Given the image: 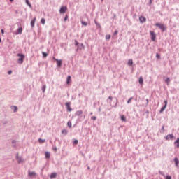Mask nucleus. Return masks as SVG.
Listing matches in <instances>:
<instances>
[{"label":"nucleus","instance_id":"nucleus-1","mask_svg":"<svg viewBox=\"0 0 179 179\" xmlns=\"http://www.w3.org/2000/svg\"><path fill=\"white\" fill-rule=\"evenodd\" d=\"M156 26H157V27H159V29L162 30V31H166V27L164 26V24H160V23H157Z\"/></svg>","mask_w":179,"mask_h":179},{"label":"nucleus","instance_id":"nucleus-2","mask_svg":"<svg viewBox=\"0 0 179 179\" xmlns=\"http://www.w3.org/2000/svg\"><path fill=\"white\" fill-rule=\"evenodd\" d=\"M66 10H68V7L64 6L61 7L59 12L62 15H64V13H65V12H66Z\"/></svg>","mask_w":179,"mask_h":179},{"label":"nucleus","instance_id":"nucleus-3","mask_svg":"<svg viewBox=\"0 0 179 179\" xmlns=\"http://www.w3.org/2000/svg\"><path fill=\"white\" fill-rule=\"evenodd\" d=\"M53 59L57 62V66H58L59 68H61V66H62V60H59V59H56L55 57H53Z\"/></svg>","mask_w":179,"mask_h":179},{"label":"nucleus","instance_id":"nucleus-4","mask_svg":"<svg viewBox=\"0 0 179 179\" xmlns=\"http://www.w3.org/2000/svg\"><path fill=\"white\" fill-rule=\"evenodd\" d=\"M65 106L67 108V110L71 113V111H72V108H71V102H67L65 103Z\"/></svg>","mask_w":179,"mask_h":179},{"label":"nucleus","instance_id":"nucleus-5","mask_svg":"<svg viewBox=\"0 0 179 179\" xmlns=\"http://www.w3.org/2000/svg\"><path fill=\"white\" fill-rule=\"evenodd\" d=\"M150 35H151V40H152V41H156V34H155V32L153 31H150Z\"/></svg>","mask_w":179,"mask_h":179},{"label":"nucleus","instance_id":"nucleus-6","mask_svg":"<svg viewBox=\"0 0 179 179\" xmlns=\"http://www.w3.org/2000/svg\"><path fill=\"white\" fill-rule=\"evenodd\" d=\"M166 141H170V139H171V140H173V139H174V135H173V134H169V135H167V136H166Z\"/></svg>","mask_w":179,"mask_h":179},{"label":"nucleus","instance_id":"nucleus-7","mask_svg":"<svg viewBox=\"0 0 179 179\" xmlns=\"http://www.w3.org/2000/svg\"><path fill=\"white\" fill-rule=\"evenodd\" d=\"M174 162H175L176 167H178L179 169V159L177 157H175Z\"/></svg>","mask_w":179,"mask_h":179},{"label":"nucleus","instance_id":"nucleus-8","mask_svg":"<svg viewBox=\"0 0 179 179\" xmlns=\"http://www.w3.org/2000/svg\"><path fill=\"white\" fill-rule=\"evenodd\" d=\"M37 176V173L34 171H29V177H36Z\"/></svg>","mask_w":179,"mask_h":179},{"label":"nucleus","instance_id":"nucleus-9","mask_svg":"<svg viewBox=\"0 0 179 179\" xmlns=\"http://www.w3.org/2000/svg\"><path fill=\"white\" fill-rule=\"evenodd\" d=\"M139 20H140V22L145 23V22H146V17H145L143 16H141L139 17Z\"/></svg>","mask_w":179,"mask_h":179},{"label":"nucleus","instance_id":"nucleus-10","mask_svg":"<svg viewBox=\"0 0 179 179\" xmlns=\"http://www.w3.org/2000/svg\"><path fill=\"white\" fill-rule=\"evenodd\" d=\"M174 145L176 148H178V149H179V138H178L176 141L174 142Z\"/></svg>","mask_w":179,"mask_h":179},{"label":"nucleus","instance_id":"nucleus-11","mask_svg":"<svg viewBox=\"0 0 179 179\" xmlns=\"http://www.w3.org/2000/svg\"><path fill=\"white\" fill-rule=\"evenodd\" d=\"M18 56L20 57V58L18 59V62L20 64H22V62H23V55L18 54Z\"/></svg>","mask_w":179,"mask_h":179},{"label":"nucleus","instance_id":"nucleus-12","mask_svg":"<svg viewBox=\"0 0 179 179\" xmlns=\"http://www.w3.org/2000/svg\"><path fill=\"white\" fill-rule=\"evenodd\" d=\"M36 18L34 17V18L31 21V27H34V24H36Z\"/></svg>","mask_w":179,"mask_h":179},{"label":"nucleus","instance_id":"nucleus-13","mask_svg":"<svg viewBox=\"0 0 179 179\" xmlns=\"http://www.w3.org/2000/svg\"><path fill=\"white\" fill-rule=\"evenodd\" d=\"M15 34H22V27L18 28L17 31L15 32Z\"/></svg>","mask_w":179,"mask_h":179},{"label":"nucleus","instance_id":"nucleus-14","mask_svg":"<svg viewBox=\"0 0 179 179\" xmlns=\"http://www.w3.org/2000/svg\"><path fill=\"white\" fill-rule=\"evenodd\" d=\"M133 64H134V61L132 60V59H130L128 60L127 65L131 66V65H132Z\"/></svg>","mask_w":179,"mask_h":179},{"label":"nucleus","instance_id":"nucleus-15","mask_svg":"<svg viewBox=\"0 0 179 179\" xmlns=\"http://www.w3.org/2000/svg\"><path fill=\"white\" fill-rule=\"evenodd\" d=\"M82 114H83V111L82 110H78L76 113V115H78V117L80 115H82Z\"/></svg>","mask_w":179,"mask_h":179},{"label":"nucleus","instance_id":"nucleus-16","mask_svg":"<svg viewBox=\"0 0 179 179\" xmlns=\"http://www.w3.org/2000/svg\"><path fill=\"white\" fill-rule=\"evenodd\" d=\"M138 82L141 86L143 85V78L142 77L139 78Z\"/></svg>","mask_w":179,"mask_h":179},{"label":"nucleus","instance_id":"nucleus-17","mask_svg":"<svg viewBox=\"0 0 179 179\" xmlns=\"http://www.w3.org/2000/svg\"><path fill=\"white\" fill-rule=\"evenodd\" d=\"M50 178H57V173H53L50 176Z\"/></svg>","mask_w":179,"mask_h":179},{"label":"nucleus","instance_id":"nucleus-18","mask_svg":"<svg viewBox=\"0 0 179 179\" xmlns=\"http://www.w3.org/2000/svg\"><path fill=\"white\" fill-rule=\"evenodd\" d=\"M11 109L13 110L14 113H16V111H17V107L15 106H12Z\"/></svg>","mask_w":179,"mask_h":179},{"label":"nucleus","instance_id":"nucleus-19","mask_svg":"<svg viewBox=\"0 0 179 179\" xmlns=\"http://www.w3.org/2000/svg\"><path fill=\"white\" fill-rule=\"evenodd\" d=\"M50 156H51V155L50 154V152H45L46 159H50Z\"/></svg>","mask_w":179,"mask_h":179},{"label":"nucleus","instance_id":"nucleus-20","mask_svg":"<svg viewBox=\"0 0 179 179\" xmlns=\"http://www.w3.org/2000/svg\"><path fill=\"white\" fill-rule=\"evenodd\" d=\"M67 85H69L71 83V76H69L67 77V81H66Z\"/></svg>","mask_w":179,"mask_h":179},{"label":"nucleus","instance_id":"nucleus-21","mask_svg":"<svg viewBox=\"0 0 179 179\" xmlns=\"http://www.w3.org/2000/svg\"><path fill=\"white\" fill-rule=\"evenodd\" d=\"M166 106H164L159 110V113L162 114V113H163V111H164V110H166Z\"/></svg>","mask_w":179,"mask_h":179},{"label":"nucleus","instance_id":"nucleus-22","mask_svg":"<svg viewBox=\"0 0 179 179\" xmlns=\"http://www.w3.org/2000/svg\"><path fill=\"white\" fill-rule=\"evenodd\" d=\"M121 120L122 121H124V122H127V117H125V115H122L121 116Z\"/></svg>","mask_w":179,"mask_h":179},{"label":"nucleus","instance_id":"nucleus-23","mask_svg":"<svg viewBox=\"0 0 179 179\" xmlns=\"http://www.w3.org/2000/svg\"><path fill=\"white\" fill-rule=\"evenodd\" d=\"M67 125H68L69 128H72V122L69 121L67 122Z\"/></svg>","mask_w":179,"mask_h":179},{"label":"nucleus","instance_id":"nucleus-24","mask_svg":"<svg viewBox=\"0 0 179 179\" xmlns=\"http://www.w3.org/2000/svg\"><path fill=\"white\" fill-rule=\"evenodd\" d=\"M165 82L167 85H170V78H167L165 79Z\"/></svg>","mask_w":179,"mask_h":179},{"label":"nucleus","instance_id":"nucleus-25","mask_svg":"<svg viewBox=\"0 0 179 179\" xmlns=\"http://www.w3.org/2000/svg\"><path fill=\"white\" fill-rule=\"evenodd\" d=\"M62 134H64V135H66V134H68V130L66 129H63L62 131Z\"/></svg>","mask_w":179,"mask_h":179},{"label":"nucleus","instance_id":"nucleus-26","mask_svg":"<svg viewBox=\"0 0 179 179\" xmlns=\"http://www.w3.org/2000/svg\"><path fill=\"white\" fill-rule=\"evenodd\" d=\"M38 142H39V143H44V142H45V139L39 138L38 139Z\"/></svg>","mask_w":179,"mask_h":179},{"label":"nucleus","instance_id":"nucleus-27","mask_svg":"<svg viewBox=\"0 0 179 179\" xmlns=\"http://www.w3.org/2000/svg\"><path fill=\"white\" fill-rule=\"evenodd\" d=\"M41 23L42 24H45V19L42 18V19L41 20Z\"/></svg>","mask_w":179,"mask_h":179},{"label":"nucleus","instance_id":"nucleus-28","mask_svg":"<svg viewBox=\"0 0 179 179\" xmlns=\"http://www.w3.org/2000/svg\"><path fill=\"white\" fill-rule=\"evenodd\" d=\"M26 3L29 6V8H31V4H30V2H29V0H26Z\"/></svg>","mask_w":179,"mask_h":179},{"label":"nucleus","instance_id":"nucleus-29","mask_svg":"<svg viewBox=\"0 0 179 179\" xmlns=\"http://www.w3.org/2000/svg\"><path fill=\"white\" fill-rule=\"evenodd\" d=\"M110 38H111V35H106V40H110Z\"/></svg>","mask_w":179,"mask_h":179},{"label":"nucleus","instance_id":"nucleus-30","mask_svg":"<svg viewBox=\"0 0 179 179\" xmlns=\"http://www.w3.org/2000/svg\"><path fill=\"white\" fill-rule=\"evenodd\" d=\"M42 54H43V56L44 58H45L46 57L48 56V54H47V53H45L44 52H43Z\"/></svg>","mask_w":179,"mask_h":179},{"label":"nucleus","instance_id":"nucleus-31","mask_svg":"<svg viewBox=\"0 0 179 179\" xmlns=\"http://www.w3.org/2000/svg\"><path fill=\"white\" fill-rule=\"evenodd\" d=\"M17 160L18 163H22V161H20V159L19 158L18 155H17Z\"/></svg>","mask_w":179,"mask_h":179},{"label":"nucleus","instance_id":"nucleus-32","mask_svg":"<svg viewBox=\"0 0 179 179\" xmlns=\"http://www.w3.org/2000/svg\"><path fill=\"white\" fill-rule=\"evenodd\" d=\"M81 23H82V24H83V26H87V22H86L82 21Z\"/></svg>","mask_w":179,"mask_h":179},{"label":"nucleus","instance_id":"nucleus-33","mask_svg":"<svg viewBox=\"0 0 179 179\" xmlns=\"http://www.w3.org/2000/svg\"><path fill=\"white\" fill-rule=\"evenodd\" d=\"M45 88H46V86L43 85V87H42V90H43V93H44V92H45Z\"/></svg>","mask_w":179,"mask_h":179},{"label":"nucleus","instance_id":"nucleus-34","mask_svg":"<svg viewBox=\"0 0 179 179\" xmlns=\"http://www.w3.org/2000/svg\"><path fill=\"white\" fill-rule=\"evenodd\" d=\"M78 142V140H74L73 145H77Z\"/></svg>","mask_w":179,"mask_h":179},{"label":"nucleus","instance_id":"nucleus-35","mask_svg":"<svg viewBox=\"0 0 179 179\" xmlns=\"http://www.w3.org/2000/svg\"><path fill=\"white\" fill-rule=\"evenodd\" d=\"M68 20V15H66L64 17V22H66Z\"/></svg>","mask_w":179,"mask_h":179},{"label":"nucleus","instance_id":"nucleus-36","mask_svg":"<svg viewBox=\"0 0 179 179\" xmlns=\"http://www.w3.org/2000/svg\"><path fill=\"white\" fill-rule=\"evenodd\" d=\"M132 98H130L128 101H127V104H129V103L131 101Z\"/></svg>","mask_w":179,"mask_h":179},{"label":"nucleus","instance_id":"nucleus-37","mask_svg":"<svg viewBox=\"0 0 179 179\" xmlns=\"http://www.w3.org/2000/svg\"><path fill=\"white\" fill-rule=\"evenodd\" d=\"M8 75H12V70L8 71Z\"/></svg>","mask_w":179,"mask_h":179},{"label":"nucleus","instance_id":"nucleus-38","mask_svg":"<svg viewBox=\"0 0 179 179\" xmlns=\"http://www.w3.org/2000/svg\"><path fill=\"white\" fill-rule=\"evenodd\" d=\"M92 120H94V121H96V117L95 116L92 117Z\"/></svg>","mask_w":179,"mask_h":179},{"label":"nucleus","instance_id":"nucleus-39","mask_svg":"<svg viewBox=\"0 0 179 179\" xmlns=\"http://www.w3.org/2000/svg\"><path fill=\"white\" fill-rule=\"evenodd\" d=\"M156 57H157V58H160V55H159V53H157Z\"/></svg>","mask_w":179,"mask_h":179},{"label":"nucleus","instance_id":"nucleus-40","mask_svg":"<svg viewBox=\"0 0 179 179\" xmlns=\"http://www.w3.org/2000/svg\"><path fill=\"white\" fill-rule=\"evenodd\" d=\"M166 179H171V176H167L166 177Z\"/></svg>","mask_w":179,"mask_h":179},{"label":"nucleus","instance_id":"nucleus-41","mask_svg":"<svg viewBox=\"0 0 179 179\" xmlns=\"http://www.w3.org/2000/svg\"><path fill=\"white\" fill-rule=\"evenodd\" d=\"M164 106H166V107H167V100L164 101Z\"/></svg>","mask_w":179,"mask_h":179},{"label":"nucleus","instance_id":"nucleus-42","mask_svg":"<svg viewBox=\"0 0 179 179\" xmlns=\"http://www.w3.org/2000/svg\"><path fill=\"white\" fill-rule=\"evenodd\" d=\"M114 34H115V36L117 35V34H118V31H115L114 32Z\"/></svg>","mask_w":179,"mask_h":179},{"label":"nucleus","instance_id":"nucleus-43","mask_svg":"<svg viewBox=\"0 0 179 179\" xmlns=\"http://www.w3.org/2000/svg\"><path fill=\"white\" fill-rule=\"evenodd\" d=\"M1 33H2L3 34H5V31H4L3 29H1Z\"/></svg>","mask_w":179,"mask_h":179},{"label":"nucleus","instance_id":"nucleus-44","mask_svg":"<svg viewBox=\"0 0 179 179\" xmlns=\"http://www.w3.org/2000/svg\"><path fill=\"white\" fill-rule=\"evenodd\" d=\"M108 99H109V100H110V101L113 100V97H112V96H109Z\"/></svg>","mask_w":179,"mask_h":179},{"label":"nucleus","instance_id":"nucleus-45","mask_svg":"<svg viewBox=\"0 0 179 179\" xmlns=\"http://www.w3.org/2000/svg\"><path fill=\"white\" fill-rule=\"evenodd\" d=\"M162 131H164V126H163V127H162Z\"/></svg>","mask_w":179,"mask_h":179},{"label":"nucleus","instance_id":"nucleus-46","mask_svg":"<svg viewBox=\"0 0 179 179\" xmlns=\"http://www.w3.org/2000/svg\"><path fill=\"white\" fill-rule=\"evenodd\" d=\"M55 152H57V148H54Z\"/></svg>","mask_w":179,"mask_h":179},{"label":"nucleus","instance_id":"nucleus-47","mask_svg":"<svg viewBox=\"0 0 179 179\" xmlns=\"http://www.w3.org/2000/svg\"><path fill=\"white\" fill-rule=\"evenodd\" d=\"M16 141H13V143H15Z\"/></svg>","mask_w":179,"mask_h":179},{"label":"nucleus","instance_id":"nucleus-48","mask_svg":"<svg viewBox=\"0 0 179 179\" xmlns=\"http://www.w3.org/2000/svg\"><path fill=\"white\" fill-rule=\"evenodd\" d=\"M1 41H2V39L0 38V43H1Z\"/></svg>","mask_w":179,"mask_h":179},{"label":"nucleus","instance_id":"nucleus-49","mask_svg":"<svg viewBox=\"0 0 179 179\" xmlns=\"http://www.w3.org/2000/svg\"><path fill=\"white\" fill-rule=\"evenodd\" d=\"M11 2H13V0H10Z\"/></svg>","mask_w":179,"mask_h":179},{"label":"nucleus","instance_id":"nucleus-50","mask_svg":"<svg viewBox=\"0 0 179 179\" xmlns=\"http://www.w3.org/2000/svg\"><path fill=\"white\" fill-rule=\"evenodd\" d=\"M104 0H101V2H103Z\"/></svg>","mask_w":179,"mask_h":179},{"label":"nucleus","instance_id":"nucleus-51","mask_svg":"<svg viewBox=\"0 0 179 179\" xmlns=\"http://www.w3.org/2000/svg\"><path fill=\"white\" fill-rule=\"evenodd\" d=\"M76 45H78V43H76Z\"/></svg>","mask_w":179,"mask_h":179},{"label":"nucleus","instance_id":"nucleus-52","mask_svg":"<svg viewBox=\"0 0 179 179\" xmlns=\"http://www.w3.org/2000/svg\"><path fill=\"white\" fill-rule=\"evenodd\" d=\"M150 2H152V0H150Z\"/></svg>","mask_w":179,"mask_h":179},{"label":"nucleus","instance_id":"nucleus-53","mask_svg":"<svg viewBox=\"0 0 179 179\" xmlns=\"http://www.w3.org/2000/svg\"><path fill=\"white\" fill-rule=\"evenodd\" d=\"M147 101H149L147 99Z\"/></svg>","mask_w":179,"mask_h":179}]
</instances>
